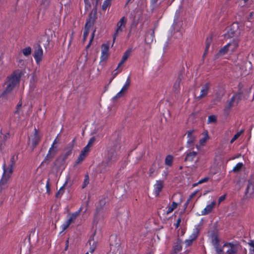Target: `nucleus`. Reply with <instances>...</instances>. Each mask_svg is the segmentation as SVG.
Segmentation results:
<instances>
[{
    "mask_svg": "<svg viewBox=\"0 0 254 254\" xmlns=\"http://www.w3.org/2000/svg\"><path fill=\"white\" fill-rule=\"evenodd\" d=\"M121 137L118 136L112 141L107 148V153L102 165L105 167L111 165L117 159L118 152L121 148Z\"/></svg>",
    "mask_w": 254,
    "mask_h": 254,
    "instance_id": "nucleus-1",
    "label": "nucleus"
},
{
    "mask_svg": "<svg viewBox=\"0 0 254 254\" xmlns=\"http://www.w3.org/2000/svg\"><path fill=\"white\" fill-rule=\"evenodd\" d=\"M23 74L22 71L17 70L14 71L10 76L7 77V80L4 83L6 85L5 90L11 93L16 85L19 83Z\"/></svg>",
    "mask_w": 254,
    "mask_h": 254,
    "instance_id": "nucleus-2",
    "label": "nucleus"
},
{
    "mask_svg": "<svg viewBox=\"0 0 254 254\" xmlns=\"http://www.w3.org/2000/svg\"><path fill=\"white\" fill-rule=\"evenodd\" d=\"M3 173L2 178L0 181V192L4 190L7 187L8 181L12 173H9L8 170L6 169V164L4 163L3 165Z\"/></svg>",
    "mask_w": 254,
    "mask_h": 254,
    "instance_id": "nucleus-3",
    "label": "nucleus"
},
{
    "mask_svg": "<svg viewBox=\"0 0 254 254\" xmlns=\"http://www.w3.org/2000/svg\"><path fill=\"white\" fill-rule=\"evenodd\" d=\"M240 33L239 24L237 22H234L230 26L227 33L225 34L226 39H229L235 36H238Z\"/></svg>",
    "mask_w": 254,
    "mask_h": 254,
    "instance_id": "nucleus-4",
    "label": "nucleus"
},
{
    "mask_svg": "<svg viewBox=\"0 0 254 254\" xmlns=\"http://www.w3.org/2000/svg\"><path fill=\"white\" fill-rule=\"evenodd\" d=\"M35 132L31 138H29L28 140V145L31 148L32 151L38 145L41 140V136L39 134L38 131L36 128L34 129Z\"/></svg>",
    "mask_w": 254,
    "mask_h": 254,
    "instance_id": "nucleus-5",
    "label": "nucleus"
},
{
    "mask_svg": "<svg viewBox=\"0 0 254 254\" xmlns=\"http://www.w3.org/2000/svg\"><path fill=\"white\" fill-rule=\"evenodd\" d=\"M211 243L214 246L217 254H224L223 249L220 247V240L217 234L213 233L211 234Z\"/></svg>",
    "mask_w": 254,
    "mask_h": 254,
    "instance_id": "nucleus-6",
    "label": "nucleus"
},
{
    "mask_svg": "<svg viewBox=\"0 0 254 254\" xmlns=\"http://www.w3.org/2000/svg\"><path fill=\"white\" fill-rule=\"evenodd\" d=\"M97 19V8L94 7L90 13L88 18L86 20L85 26L86 27H92Z\"/></svg>",
    "mask_w": 254,
    "mask_h": 254,
    "instance_id": "nucleus-7",
    "label": "nucleus"
},
{
    "mask_svg": "<svg viewBox=\"0 0 254 254\" xmlns=\"http://www.w3.org/2000/svg\"><path fill=\"white\" fill-rule=\"evenodd\" d=\"M238 244H234L232 243H226L223 245V247H228L227 251V254H235L238 251Z\"/></svg>",
    "mask_w": 254,
    "mask_h": 254,
    "instance_id": "nucleus-8",
    "label": "nucleus"
},
{
    "mask_svg": "<svg viewBox=\"0 0 254 254\" xmlns=\"http://www.w3.org/2000/svg\"><path fill=\"white\" fill-rule=\"evenodd\" d=\"M75 144V138H74L72 140V141L68 145L66 149V151L64 153L60 155L62 158H64L65 160L67 159L68 156H69L71 154L72 148L74 146Z\"/></svg>",
    "mask_w": 254,
    "mask_h": 254,
    "instance_id": "nucleus-9",
    "label": "nucleus"
},
{
    "mask_svg": "<svg viewBox=\"0 0 254 254\" xmlns=\"http://www.w3.org/2000/svg\"><path fill=\"white\" fill-rule=\"evenodd\" d=\"M106 201L105 198L101 199L98 202V205L96 207V212L95 214V220L98 218L101 211H102L104 207L106 204Z\"/></svg>",
    "mask_w": 254,
    "mask_h": 254,
    "instance_id": "nucleus-10",
    "label": "nucleus"
},
{
    "mask_svg": "<svg viewBox=\"0 0 254 254\" xmlns=\"http://www.w3.org/2000/svg\"><path fill=\"white\" fill-rule=\"evenodd\" d=\"M183 79V75L181 72H180L179 73L177 78L173 86L174 91L176 94H178L180 92V84Z\"/></svg>",
    "mask_w": 254,
    "mask_h": 254,
    "instance_id": "nucleus-11",
    "label": "nucleus"
},
{
    "mask_svg": "<svg viewBox=\"0 0 254 254\" xmlns=\"http://www.w3.org/2000/svg\"><path fill=\"white\" fill-rule=\"evenodd\" d=\"M87 147H84L81 150L77 160L75 162V166L81 163L86 157L89 152Z\"/></svg>",
    "mask_w": 254,
    "mask_h": 254,
    "instance_id": "nucleus-12",
    "label": "nucleus"
},
{
    "mask_svg": "<svg viewBox=\"0 0 254 254\" xmlns=\"http://www.w3.org/2000/svg\"><path fill=\"white\" fill-rule=\"evenodd\" d=\"M33 56L37 64L41 61L43 56V50L40 45H38V47L35 50Z\"/></svg>",
    "mask_w": 254,
    "mask_h": 254,
    "instance_id": "nucleus-13",
    "label": "nucleus"
},
{
    "mask_svg": "<svg viewBox=\"0 0 254 254\" xmlns=\"http://www.w3.org/2000/svg\"><path fill=\"white\" fill-rule=\"evenodd\" d=\"M199 233V229L197 227H196L193 230V232L192 235H190V239L185 241V243L187 246H190L191 245L192 241L196 239L198 237Z\"/></svg>",
    "mask_w": 254,
    "mask_h": 254,
    "instance_id": "nucleus-14",
    "label": "nucleus"
},
{
    "mask_svg": "<svg viewBox=\"0 0 254 254\" xmlns=\"http://www.w3.org/2000/svg\"><path fill=\"white\" fill-rule=\"evenodd\" d=\"M102 53L101 56V61H104L106 60L109 57V45L104 44L101 46Z\"/></svg>",
    "mask_w": 254,
    "mask_h": 254,
    "instance_id": "nucleus-15",
    "label": "nucleus"
},
{
    "mask_svg": "<svg viewBox=\"0 0 254 254\" xmlns=\"http://www.w3.org/2000/svg\"><path fill=\"white\" fill-rule=\"evenodd\" d=\"M209 89V83H206L204 85L202 86V89L201 90V94L196 97V99L199 100L201 98L204 97L207 94L208 92V90Z\"/></svg>",
    "mask_w": 254,
    "mask_h": 254,
    "instance_id": "nucleus-16",
    "label": "nucleus"
},
{
    "mask_svg": "<svg viewBox=\"0 0 254 254\" xmlns=\"http://www.w3.org/2000/svg\"><path fill=\"white\" fill-rule=\"evenodd\" d=\"M193 132V129L188 130L187 132L188 137L189 138L187 141L188 146L189 147H191L193 145V142L195 139V137L192 134Z\"/></svg>",
    "mask_w": 254,
    "mask_h": 254,
    "instance_id": "nucleus-17",
    "label": "nucleus"
},
{
    "mask_svg": "<svg viewBox=\"0 0 254 254\" xmlns=\"http://www.w3.org/2000/svg\"><path fill=\"white\" fill-rule=\"evenodd\" d=\"M243 93L241 91H238L231 99L234 101L235 104L238 105L243 98H245L243 96Z\"/></svg>",
    "mask_w": 254,
    "mask_h": 254,
    "instance_id": "nucleus-18",
    "label": "nucleus"
},
{
    "mask_svg": "<svg viewBox=\"0 0 254 254\" xmlns=\"http://www.w3.org/2000/svg\"><path fill=\"white\" fill-rule=\"evenodd\" d=\"M64 162L65 160L64 158H62L61 156H59L53 163V168H55L57 170H59L64 165Z\"/></svg>",
    "mask_w": 254,
    "mask_h": 254,
    "instance_id": "nucleus-19",
    "label": "nucleus"
},
{
    "mask_svg": "<svg viewBox=\"0 0 254 254\" xmlns=\"http://www.w3.org/2000/svg\"><path fill=\"white\" fill-rule=\"evenodd\" d=\"M56 154V153L50 152L49 151L43 161L41 163V166H43L45 164H48L53 160Z\"/></svg>",
    "mask_w": 254,
    "mask_h": 254,
    "instance_id": "nucleus-20",
    "label": "nucleus"
},
{
    "mask_svg": "<svg viewBox=\"0 0 254 254\" xmlns=\"http://www.w3.org/2000/svg\"><path fill=\"white\" fill-rule=\"evenodd\" d=\"M163 188V182L162 181H157L155 185V193L156 196L159 195Z\"/></svg>",
    "mask_w": 254,
    "mask_h": 254,
    "instance_id": "nucleus-21",
    "label": "nucleus"
},
{
    "mask_svg": "<svg viewBox=\"0 0 254 254\" xmlns=\"http://www.w3.org/2000/svg\"><path fill=\"white\" fill-rule=\"evenodd\" d=\"M154 38V29H153L151 32H148L146 34L145 42L147 44H150L153 41Z\"/></svg>",
    "mask_w": 254,
    "mask_h": 254,
    "instance_id": "nucleus-22",
    "label": "nucleus"
},
{
    "mask_svg": "<svg viewBox=\"0 0 254 254\" xmlns=\"http://www.w3.org/2000/svg\"><path fill=\"white\" fill-rule=\"evenodd\" d=\"M215 205V202L213 201L211 204L207 205L204 210L201 212L202 215H205L210 213Z\"/></svg>",
    "mask_w": 254,
    "mask_h": 254,
    "instance_id": "nucleus-23",
    "label": "nucleus"
},
{
    "mask_svg": "<svg viewBox=\"0 0 254 254\" xmlns=\"http://www.w3.org/2000/svg\"><path fill=\"white\" fill-rule=\"evenodd\" d=\"M197 154V153L196 152L192 151L189 152L186 154L184 161L185 162H192Z\"/></svg>",
    "mask_w": 254,
    "mask_h": 254,
    "instance_id": "nucleus-24",
    "label": "nucleus"
},
{
    "mask_svg": "<svg viewBox=\"0 0 254 254\" xmlns=\"http://www.w3.org/2000/svg\"><path fill=\"white\" fill-rule=\"evenodd\" d=\"M234 104L235 103L231 99L228 101L227 104L225 105V108L224 109V112L225 114L228 115L231 108L234 105Z\"/></svg>",
    "mask_w": 254,
    "mask_h": 254,
    "instance_id": "nucleus-25",
    "label": "nucleus"
},
{
    "mask_svg": "<svg viewBox=\"0 0 254 254\" xmlns=\"http://www.w3.org/2000/svg\"><path fill=\"white\" fill-rule=\"evenodd\" d=\"M239 41L238 39H234L232 42L227 44L232 51H235L239 46Z\"/></svg>",
    "mask_w": 254,
    "mask_h": 254,
    "instance_id": "nucleus-26",
    "label": "nucleus"
},
{
    "mask_svg": "<svg viewBox=\"0 0 254 254\" xmlns=\"http://www.w3.org/2000/svg\"><path fill=\"white\" fill-rule=\"evenodd\" d=\"M229 49L228 45L227 44L219 50V52L215 55L216 57L218 58L220 56L225 55L229 51Z\"/></svg>",
    "mask_w": 254,
    "mask_h": 254,
    "instance_id": "nucleus-27",
    "label": "nucleus"
},
{
    "mask_svg": "<svg viewBox=\"0 0 254 254\" xmlns=\"http://www.w3.org/2000/svg\"><path fill=\"white\" fill-rule=\"evenodd\" d=\"M15 159L14 156L13 155L11 156V157L10 158V164H9L8 167H6V169L8 170V172L9 173H12L13 167L15 165Z\"/></svg>",
    "mask_w": 254,
    "mask_h": 254,
    "instance_id": "nucleus-28",
    "label": "nucleus"
},
{
    "mask_svg": "<svg viewBox=\"0 0 254 254\" xmlns=\"http://www.w3.org/2000/svg\"><path fill=\"white\" fill-rule=\"evenodd\" d=\"M88 243H89V245L90 246V251L91 252H93L96 247V243L95 242V241L94 240V239H93V236H92L89 241H88Z\"/></svg>",
    "mask_w": 254,
    "mask_h": 254,
    "instance_id": "nucleus-29",
    "label": "nucleus"
},
{
    "mask_svg": "<svg viewBox=\"0 0 254 254\" xmlns=\"http://www.w3.org/2000/svg\"><path fill=\"white\" fill-rule=\"evenodd\" d=\"M130 84V76L129 75L127 79L125 84L124 85V86L122 87V88L121 89V92H123L125 93L126 92V91H127V90L128 89Z\"/></svg>",
    "mask_w": 254,
    "mask_h": 254,
    "instance_id": "nucleus-30",
    "label": "nucleus"
},
{
    "mask_svg": "<svg viewBox=\"0 0 254 254\" xmlns=\"http://www.w3.org/2000/svg\"><path fill=\"white\" fill-rule=\"evenodd\" d=\"M248 185L245 192L246 194L249 192L250 188L251 186L254 187V175H252L248 181Z\"/></svg>",
    "mask_w": 254,
    "mask_h": 254,
    "instance_id": "nucleus-31",
    "label": "nucleus"
},
{
    "mask_svg": "<svg viewBox=\"0 0 254 254\" xmlns=\"http://www.w3.org/2000/svg\"><path fill=\"white\" fill-rule=\"evenodd\" d=\"M68 180H69V178L68 177L65 182V183L64 184V185H63V186L62 187H61L60 188V189L59 190V191L56 193V197H60L62 194H63L64 192V187L65 186V185L67 184Z\"/></svg>",
    "mask_w": 254,
    "mask_h": 254,
    "instance_id": "nucleus-32",
    "label": "nucleus"
},
{
    "mask_svg": "<svg viewBox=\"0 0 254 254\" xmlns=\"http://www.w3.org/2000/svg\"><path fill=\"white\" fill-rule=\"evenodd\" d=\"M10 93L4 89V90L3 91V92L0 95V101H5L7 98L8 95Z\"/></svg>",
    "mask_w": 254,
    "mask_h": 254,
    "instance_id": "nucleus-33",
    "label": "nucleus"
},
{
    "mask_svg": "<svg viewBox=\"0 0 254 254\" xmlns=\"http://www.w3.org/2000/svg\"><path fill=\"white\" fill-rule=\"evenodd\" d=\"M131 53V49H128L127 50L125 53H124L121 61L124 63L127 60V59L129 58Z\"/></svg>",
    "mask_w": 254,
    "mask_h": 254,
    "instance_id": "nucleus-34",
    "label": "nucleus"
},
{
    "mask_svg": "<svg viewBox=\"0 0 254 254\" xmlns=\"http://www.w3.org/2000/svg\"><path fill=\"white\" fill-rule=\"evenodd\" d=\"M173 161V157L171 155H168L166 156L165 160V164L167 166H171L172 165Z\"/></svg>",
    "mask_w": 254,
    "mask_h": 254,
    "instance_id": "nucleus-35",
    "label": "nucleus"
},
{
    "mask_svg": "<svg viewBox=\"0 0 254 254\" xmlns=\"http://www.w3.org/2000/svg\"><path fill=\"white\" fill-rule=\"evenodd\" d=\"M178 203L173 201L172 205L168 207V210L167 211V214H168L172 212L175 209H176L177 207Z\"/></svg>",
    "mask_w": 254,
    "mask_h": 254,
    "instance_id": "nucleus-36",
    "label": "nucleus"
},
{
    "mask_svg": "<svg viewBox=\"0 0 254 254\" xmlns=\"http://www.w3.org/2000/svg\"><path fill=\"white\" fill-rule=\"evenodd\" d=\"M244 166L242 163H238L233 168V171L234 172H238L240 171Z\"/></svg>",
    "mask_w": 254,
    "mask_h": 254,
    "instance_id": "nucleus-37",
    "label": "nucleus"
},
{
    "mask_svg": "<svg viewBox=\"0 0 254 254\" xmlns=\"http://www.w3.org/2000/svg\"><path fill=\"white\" fill-rule=\"evenodd\" d=\"M211 41H212L211 38H207L206 39V47H205L204 55H205L206 54H207Z\"/></svg>",
    "mask_w": 254,
    "mask_h": 254,
    "instance_id": "nucleus-38",
    "label": "nucleus"
},
{
    "mask_svg": "<svg viewBox=\"0 0 254 254\" xmlns=\"http://www.w3.org/2000/svg\"><path fill=\"white\" fill-rule=\"evenodd\" d=\"M211 41H212L211 38H207L206 39V47H205L204 55H205L206 54H207Z\"/></svg>",
    "mask_w": 254,
    "mask_h": 254,
    "instance_id": "nucleus-39",
    "label": "nucleus"
},
{
    "mask_svg": "<svg viewBox=\"0 0 254 254\" xmlns=\"http://www.w3.org/2000/svg\"><path fill=\"white\" fill-rule=\"evenodd\" d=\"M111 4V0H106L103 3L102 8L103 10H105L108 7L110 6Z\"/></svg>",
    "mask_w": 254,
    "mask_h": 254,
    "instance_id": "nucleus-40",
    "label": "nucleus"
},
{
    "mask_svg": "<svg viewBox=\"0 0 254 254\" xmlns=\"http://www.w3.org/2000/svg\"><path fill=\"white\" fill-rule=\"evenodd\" d=\"M22 52L24 56H28L31 53V48L30 47H27L23 49Z\"/></svg>",
    "mask_w": 254,
    "mask_h": 254,
    "instance_id": "nucleus-41",
    "label": "nucleus"
},
{
    "mask_svg": "<svg viewBox=\"0 0 254 254\" xmlns=\"http://www.w3.org/2000/svg\"><path fill=\"white\" fill-rule=\"evenodd\" d=\"M122 29L121 28V25L117 24V29H116V32L115 33L114 36H113V43L115 42L116 38L118 35V33L122 32Z\"/></svg>",
    "mask_w": 254,
    "mask_h": 254,
    "instance_id": "nucleus-42",
    "label": "nucleus"
},
{
    "mask_svg": "<svg viewBox=\"0 0 254 254\" xmlns=\"http://www.w3.org/2000/svg\"><path fill=\"white\" fill-rule=\"evenodd\" d=\"M89 176L88 174H86L85 176V179L84 180V182L83 183L82 188L84 189V188H85L89 184Z\"/></svg>",
    "mask_w": 254,
    "mask_h": 254,
    "instance_id": "nucleus-43",
    "label": "nucleus"
},
{
    "mask_svg": "<svg viewBox=\"0 0 254 254\" xmlns=\"http://www.w3.org/2000/svg\"><path fill=\"white\" fill-rule=\"evenodd\" d=\"M197 192V191H195L193 192V193H192L190 195L189 198L188 199L187 202L185 203L186 207H187L188 205L189 204V203H190V201L191 199L195 196Z\"/></svg>",
    "mask_w": 254,
    "mask_h": 254,
    "instance_id": "nucleus-44",
    "label": "nucleus"
},
{
    "mask_svg": "<svg viewBox=\"0 0 254 254\" xmlns=\"http://www.w3.org/2000/svg\"><path fill=\"white\" fill-rule=\"evenodd\" d=\"M217 121L216 117L214 115H211L208 117V123H214Z\"/></svg>",
    "mask_w": 254,
    "mask_h": 254,
    "instance_id": "nucleus-45",
    "label": "nucleus"
},
{
    "mask_svg": "<svg viewBox=\"0 0 254 254\" xmlns=\"http://www.w3.org/2000/svg\"><path fill=\"white\" fill-rule=\"evenodd\" d=\"M182 250V246L180 244L178 243L174 247V251L175 253L179 252Z\"/></svg>",
    "mask_w": 254,
    "mask_h": 254,
    "instance_id": "nucleus-46",
    "label": "nucleus"
},
{
    "mask_svg": "<svg viewBox=\"0 0 254 254\" xmlns=\"http://www.w3.org/2000/svg\"><path fill=\"white\" fill-rule=\"evenodd\" d=\"M95 140V139L94 137H92V138H91L89 140L87 145L85 147H87V149L89 151L90 146L94 143Z\"/></svg>",
    "mask_w": 254,
    "mask_h": 254,
    "instance_id": "nucleus-47",
    "label": "nucleus"
},
{
    "mask_svg": "<svg viewBox=\"0 0 254 254\" xmlns=\"http://www.w3.org/2000/svg\"><path fill=\"white\" fill-rule=\"evenodd\" d=\"M125 94L124 92H121V90L113 98V101H116L118 99L121 98Z\"/></svg>",
    "mask_w": 254,
    "mask_h": 254,
    "instance_id": "nucleus-48",
    "label": "nucleus"
},
{
    "mask_svg": "<svg viewBox=\"0 0 254 254\" xmlns=\"http://www.w3.org/2000/svg\"><path fill=\"white\" fill-rule=\"evenodd\" d=\"M71 223L70 220L68 219L63 225V230H65L67 229L69 225Z\"/></svg>",
    "mask_w": 254,
    "mask_h": 254,
    "instance_id": "nucleus-49",
    "label": "nucleus"
},
{
    "mask_svg": "<svg viewBox=\"0 0 254 254\" xmlns=\"http://www.w3.org/2000/svg\"><path fill=\"white\" fill-rule=\"evenodd\" d=\"M208 138V135L207 132H206L205 133V135L204 136V137L200 139V140H199L200 144L201 145H202L203 143H204L206 142V140Z\"/></svg>",
    "mask_w": 254,
    "mask_h": 254,
    "instance_id": "nucleus-50",
    "label": "nucleus"
},
{
    "mask_svg": "<svg viewBox=\"0 0 254 254\" xmlns=\"http://www.w3.org/2000/svg\"><path fill=\"white\" fill-rule=\"evenodd\" d=\"M95 31H96V29H95L94 30V31H93V33H92V34L91 37V38H90V40L89 43V44L87 45V46H86V48H88L90 47V45H91V43H92V41H93V39H94V34H95Z\"/></svg>",
    "mask_w": 254,
    "mask_h": 254,
    "instance_id": "nucleus-51",
    "label": "nucleus"
},
{
    "mask_svg": "<svg viewBox=\"0 0 254 254\" xmlns=\"http://www.w3.org/2000/svg\"><path fill=\"white\" fill-rule=\"evenodd\" d=\"M90 27H86L85 26L84 31L83 33V37H87L89 34V30Z\"/></svg>",
    "mask_w": 254,
    "mask_h": 254,
    "instance_id": "nucleus-52",
    "label": "nucleus"
},
{
    "mask_svg": "<svg viewBox=\"0 0 254 254\" xmlns=\"http://www.w3.org/2000/svg\"><path fill=\"white\" fill-rule=\"evenodd\" d=\"M46 189H47V192L48 194L50 193V179H48V180L47 182L46 183Z\"/></svg>",
    "mask_w": 254,
    "mask_h": 254,
    "instance_id": "nucleus-53",
    "label": "nucleus"
},
{
    "mask_svg": "<svg viewBox=\"0 0 254 254\" xmlns=\"http://www.w3.org/2000/svg\"><path fill=\"white\" fill-rule=\"evenodd\" d=\"M85 4V9L88 10L90 8L91 5L89 0H84Z\"/></svg>",
    "mask_w": 254,
    "mask_h": 254,
    "instance_id": "nucleus-54",
    "label": "nucleus"
},
{
    "mask_svg": "<svg viewBox=\"0 0 254 254\" xmlns=\"http://www.w3.org/2000/svg\"><path fill=\"white\" fill-rule=\"evenodd\" d=\"M21 106H22V104L21 103H19V104H17V105L16 106V110L14 112V114H19V111L20 109Z\"/></svg>",
    "mask_w": 254,
    "mask_h": 254,
    "instance_id": "nucleus-55",
    "label": "nucleus"
},
{
    "mask_svg": "<svg viewBox=\"0 0 254 254\" xmlns=\"http://www.w3.org/2000/svg\"><path fill=\"white\" fill-rule=\"evenodd\" d=\"M240 136L239 134L237 133L234 135L233 137L232 138V139L230 141V143H233L236 139H238V138Z\"/></svg>",
    "mask_w": 254,
    "mask_h": 254,
    "instance_id": "nucleus-56",
    "label": "nucleus"
},
{
    "mask_svg": "<svg viewBox=\"0 0 254 254\" xmlns=\"http://www.w3.org/2000/svg\"><path fill=\"white\" fill-rule=\"evenodd\" d=\"M181 221V217L180 216L178 218V220L177 221L176 223L175 224V227H176V228L179 227V225L180 224Z\"/></svg>",
    "mask_w": 254,
    "mask_h": 254,
    "instance_id": "nucleus-57",
    "label": "nucleus"
},
{
    "mask_svg": "<svg viewBox=\"0 0 254 254\" xmlns=\"http://www.w3.org/2000/svg\"><path fill=\"white\" fill-rule=\"evenodd\" d=\"M125 23V17H122L120 20L118 22L117 24H119V25H121L122 26L124 23Z\"/></svg>",
    "mask_w": 254,
    "mask_h": 254,
    "instance_id": "nucleus-58",
    "label": "nucleus"
},
{
    "mask_svg": "<svg viewBox=\"0 0 254 254\" xmlns=\"http://www.w3.org/2000/svg\"><path fill=\"white\" fill-rule=\"evenodd\" d=\"M50 1L51 0H43L42 4L45 5L46 6H47L49 5Z\"/></svg>",
    "mask_w": 254,
    "mask_h": 254,
    "instance_id": "nucleus-59",
    "label": "nucleus"
},
{
    "mask_svg": "<svg viewBox=\"0 0 254 254\" xmlns=\"http://www.w3.org/2000/svg\"><path fill=\"white\" fill-rule=\"evenodd\" d=\"M117 70H114L112 72L113 75V78L111 79L110 82L112 80V79L115 78L116 75L119 73V72L121 71V70H120L119 71H116Z\"/></svg>",
    "mask_w": 254,
    "mask_h": 254,
    "instance_id": "nucleus-60",
    "label": "nucleus"
},
{
    "mask_svg": "<svg viewBox=\"0 0 254 254\" xmlns=\"http://www.w3.org/2000/svg\"><path fill=\"white\" fill-rule=\"evenodd\" d=\"M208 180H209V178L205 177V178L200 180V181H199L198 183L202 184L203 183H205V182H207L208 181Z\"/></svg>",
    "mask_w": 254,
    "mask_h": 254,
    "instance_id": "nucleus-61",
    "label": "nucleus"
},
{
    "mask_svg": "<svg viewBox=\"0 0 254 254\" xmlns=\"http://www.w3.org/2000/svg\"><path fill=\"white\" fill-rule=\"evenodd\" d=\"M55 148V144H54L53 143V144L52 145L51 147H50L49 151H50V152L56 153V151L54 150V148Z\"/></svg>",
    "mask_w": 254,
    "mask_h": 254,
    "instance_id": "nucleus-62",
    "label": "nucleus"
},
{
    "mask_svg": "<svg viewBox=\"0 0 254 254\" xmlns=\"http://www.w3.org/2000/svg\"><path fill=\"white\" fill-rule=\"evenodd\" d=\"M225 198H226V194L220 196L218 199L219 203H221L222 201H223L225 199Z\"/></svg>",
    "mask_w": 254,
    "mask_h": 254,
    "instance_id": "nucleus-63",
    "label": "nucleus"
},
{
    "mask_svg": "<svg viewBox=\"0 0 254 254\" xmlns=\"http://www.w3.org/2000/svg\"><path fill=\"white\" fill-rule=\"evenodd\" d=\"M248 244L253 248H254V240H250L248 243Z\"/></svg>",
    "mask_w": 254,
    "mask_h": 254,
    "instance_id": "nucleus-64",
    "label": "nucleus"
}]
</instances>
